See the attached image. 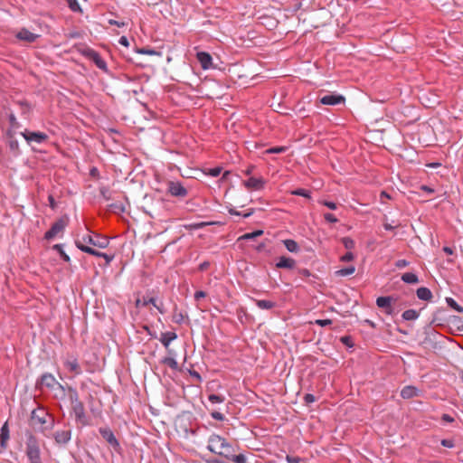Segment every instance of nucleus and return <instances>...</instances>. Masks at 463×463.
I'll return each mask as SVG.
<instances>
[{"label": "nucleus", "instance_id": "f257e3e1", "mask_svg": "<svg viewBox=\"0 0 463 463\" xmlns=\"http://www.w3.org/2000/svg\"><path fill=\"white\" fill-rule=\"evenodd\" d=\"M207 449L220 457L225 458L234 463H246L247 458L243 454L235 455L236 447L225 438L218 434H212L208 439Z\"/></svg>", "mask_w": 463, "mask_h": 463}, {"label": "nucleus", "instance_id": "f03ea898", "mask_svg": "<svg viewBox=\"0 0 463 463\" xmlns=\"http://www.w3.org/2000/svg\"><path fill=\"white\" fill-rule=\"evenodd\" d=\"M54 422L53 415L49 413L43 407L38 406L31 412L30 425L46 437H49Z\"/></svg>", "mask_w": 463, "mask_h": 463}, {"label": "nucleus", "instance_id": "7ed1b4c3", "mask_svg": "<svg viewBox=\"0 0 463 463\" xmlns=\"http://www.w3.org/2000/svg\"><path fill=\"white\" fill-rule=\"evenodd\" d=\"M68 394L76 423L81 428L90 425V418L86 413L83 402L80 401L77 390L69 386Z\"/></svg>", "mask_w": 463, "mask_h": 463}, {"label": "nucleus", "instance_id": "20e7f679", "mask_svg": "<svg viewBox=\"0 0 463 463\" xmlns=\"http://www.w3.org/2000/svg\"><path fill=\"white\" fill-rule=\"evenodd\" d=\"M26 456L30 463H42L40 447L33 436H30L27 439Z\"/></svg>", "mask_w": 463, "mask_h": 463}, {"label": "nucleus", "instance_id": "39448f33", "mask_svg": "<svg viewBox=\"0 0 463 463\" xmlns=\"http://www.w3.org/2000/svg\"><path fill=\"white\" fill-rule=\"evenodd\" d=\"M75 241H80V243L85 245H92L100 249H105L109 244V240L108 237L101 236L99 234H95L92 236L90 234L83 235L81 238H77Z\"/></svg>", "mask_w": 463, "mask_h": 463}, {"label": "nucleus", "instance_id": "423d86ee", "mask_svg": "<svg viewBox=\"0 0 463 463\" xmlns=\"http://www.w3.org/2000/svg\"><path fill=\"white\" fill-rule=\"evenodd\" d=\"M68 224L69 217L67 215L61 216L55 222H53L50 230L45 232L44 239L47 241L52 240L60 233H62Z\"/></svg>", "mask_w": 463, "mask_h": 463}, {"label": "nucleus", "instance_id": "0eeeda50", "mask_svg": "<svg viewBox=\"0 0 463 463\" xmlns=\"http://www.w3.org/2000/svg\"><path fill=\"white\" fill-rule=\"evenodd\" d=\"M63 366L72 374V377L82 373L81 366L79 363L78 356L74 354L67 353L63 358Z\"/></svg>", "mask_w": 463, "mask_h": 463}, {"label": "nucleus", "instance_id": "6e6552de", "mask_svg": "<svg viewBox=\"0 0 463 463\" xmlns=\"http://www.w3.org/2000/svg\"><path fill=\"white\" fill-rule=\"evenodd\" d=\"M81 54L85 58L93 61L95 63V65L101 71H103L105 72L108 71L107 62L105 61V60L100 56V54L97 51H95L91 48H86L81 51Z\"/></svg>", "mask_w": 463, "mask_h": 463}, {"label": "nucleus", "instance_id": "1a4fd4ad", "mask_svg": "<svg viewBox=\"0 0 463 463\" xmlns=\"http://www.w3.org/2000/svg\"><path fill=\"white\" fill-rule=\"evenodd\" d=\"M99 431L102 438L117 453L121 452V446L118 440L117 439L116 436L114 435L113 431L109 428H99Z\"/></svg>", "mask_w": 463, "mask_h": 463}, {"label": "nucleus", "instance_id": "9d476101", "mask_svg": "<svg viewBox=\"0 0 463 463\" xmlns=\"http://www.w3.org/2000/svg\"><path fill=\"white\" fill-rule=\"evenodd\" d=\"M37 384L45 386L48 389H52L56 385L61 393L65 394V387L58 383L55 377L50 373H43L40 380L37 382Z\"/></svg>", "mask_w": 463, "mask_h": 463}, {"label": "nucleus", "instance_id": "9b49d317", "mask_svg": "<svg viewBox=\"0 0 463 463\" xmlns=\"http://www.w3.org/2000/svg\"><path fill=\"white\" fill-rule=\"evenodd\" d=\"M167 192L175 197L184 198L188 194L187 189L178 181L167 183Z\"/></svg>", "mask_w": 463, "mask_h": 463}, {"label": "nucleus", "instance_id": "f8f14e48", "mask_svg": "<svg viewBox=\"0 0 463 463\" xmlns=\"http://www.w3.org/2000/svg\"><path fill=\"white\" fill-rule=\"evenodd\" d=\"M52 437L58 445H65L71 439V428L70 425L64 426L62 430H56Z\"/></svg>", "mask_w": 463, "mask_h": 463}, {"label": "nucleus", "instance_id": "ddd939ff", "mask_svg": "<svg viewBox=\"0 0 463 463\" xmlns=\"http://www.w3.org/2000/svg\"><path fill=\"white\" fill-rule=\"evenodd\" d=\"M21 135L24 137V139L27 141L28 144H31L33 142L37 143V144H42V143H44L45 141H47V139H48L47 134H45L43 132H40V131L33 132V131L24 130V131L21 132Z\"/></svg>", "mask_w": 463, "mask_h": 463}, {"label": "nucleus", "instance_id": "4468645a", "mask_svg": "<svg viewBox=\"0 0 463 463\" xmlns=\"http://www.w3.org/2000/svg\"><path fill=\"white\" fill-rule=\"evenodd\" d=\"M15 36H16V38L19 41L24 42L26 43H34L40 37L39 34L33 33L30 32L28 29H26V28H22L16 33Z\"/></svg>", "mask_w": 463, "mask_h": 463}, {"label": "nucleus", "instance_id": "2eb2a0df", "mask_svg": "<svg viewBox=\"0 0 463 463\" xmlns=\"http://www.w3.org/2000/svg\"><path fill=\"white\" fill-rule=\"evenodd\" d=\"M243 185L248 190L260 191L264 188L265 180L261 177L260 178L250 177L249 179L243 181Z\"/></svg>", "mask_w": 463, "mask_h": 463}, {"label": "nucleus", "instance_id": "dca6fc26", "mask_svg": "<svg viewBox=\"0 0 463 463\" xmlns=\"http://www.w3.org/2000/svg\"><path fill=\"white\" fill-rule=\"evenodd\" d=\"M392 298L391 297H379L376 299V305L380 308H383L387 315H392L394 312L392 305Z\"/></svg>", "mask_w": 463, "mask_h": 463}, {"label": "nucleus", "instance_id": "f3484780", "mask_svg": "<svg viewBox=\"0 0 463 463\" xmlns=\"http://www.w3.org/2000/svg\"><path fill=\"white\" fill-rule=\"evenodd\" d=\"M345 97L339 94H329L322 97L320 102L323 105L335 106L345 103Z\"/></svg>", "mask_w": 463, "mask_h": 463}, {"label": "nucleus", "instance_id": "a211bd4d", "mask_svg": "<svg viewBox=\"0 0 463 463\" xmlns=\"http://www.w3.org/2000/svg\"><path fill=\"white\" fill-rule=\"evenodd\" d=\"M196 59L203 70H209L213 67V58L207 52H198Z\"/></svg>", "mask_w": 463, "mask_h": 463}, {"label": "nucleus", "instance_id": "6ab92c4d", "mask_svg": "<svg viewBox=\"0 0 463 463\" xmlns=\"http://www.w3.org/2000/svg\"><path fill=\"white\" fill-rule=\"evenodd\" d=\"M296 267V260L290 257L281 256L276 263L277 269H292Z\"/></svg>", "mask_w": 463, "mask_h": 463}, {"label": "nucleus", "instance_id": "aec40b11", "mask_svg": "<svg viewBox=\"0 0 463 463\" xmlns=\"http://www.w3.org/2000/svg\"><path fill=\"white\" fill-rule=\"evenodd\" d=\"M177 338V335L175 332H165L161 334L160 336V342L162 345L168 349L169 345L172 341L175 340Z\"/></svg>", "mask_w": 463, "mask_h": 463}, {"label": "nucleus", "instance_id": "412c9836", "mask_svg": "<svg viewBox=\"0 0 463 463\" xmlns=\"http://www.w3.org/2000/svg\"><path fill=\"white\" fill-rule=\"evenodd\" d=\"M418 395V389L414 386L407 385L401 391V396L403 399H411Z\"/></svg>", "mask_w": 463, "mask_h": 463}, {"label": "nucleus", "instance_id": "4be33fe9", "mask_svg": "<svg viewBox=\"0 0 463 463\" xmlns=\"http://www.w3.org/2000/svg\"><path fill=\"white\" fill-rule=\"evenodd\" d=\"M75 245L76 247L80 250L81 251L85 252V253H88L90 255H92V256H96V257H99V258H101V254L102 252L101 251H99V250H94L93 248L88 246V245H85V244H82V243H80V241H75Z\"/></svg>", "mask_w": 463, "mask_h": 463}, {"label": "nucleus", "instance_id": "5701e85b", "mask_svg": "<svg viewBox=\"0 0 463 463\" xmlns=\"http://www.w3.org/2000/svg\"><path fill=\"white\" fill-rule=\"evenodd\" d=\"M10 128L7 131V137H11V134H15L16 131L21 128L20 123L16 120L14 114H9Z\"/></svg>", "mask_w": 463, "mask_h": 463}, {"label": "nucleus", "instance_id": "b1692460", "mask_svg": "<svg viewBox=\"0 0 463 463\" xmlns=\"http://www.w3.org/2000/svg\"><path fill=\"white\" fill-rule=\"evenodd\" d=\"M417 297L421 300L429 301L432 298V292L430 288L420 287L416 291Z\"/></svg>", "mask_w": 463, "mask_h": 463}, {"label": "nucleus", "instance_id": "393cba45", "mask_svg": "<svg viewBox=\"0 0 463 463\" xmlns=\"http://www.w3.org/2000/svg\"><path fill=\"white\" fill-rule=\"evenodd\" d=\"M256 306L260 309H272L275 307L276 303L266 299H254Z\"/></svg>", "mask_w": 463, "mask_h": 463}, {"label": "nucleus", "instance_id": "a878e982", "mask_svg": "<svg viewBox=\"0 0 463 463\" xmlns=\"http://www.w3.org/2000/svg\"><path fill=\"white\" fill-rule=\"evenodd\" d=\"M283 244L289 252L296 253L299 250V246H298V242L294 240H291V239L284 240Z\"/></svg>", "mask_w": 463, "mask_h": 463}, {"label": "nucleus", "instance_id": "bb28decb", "mask_svg": "<svg viewBox=\"0 0 463 463\" xmlns=\"http://www.w3.org/2000/svg\"><path fill=\"white\" fill-rule=\"evenodd\" d=\"M402 280L408 284H416L419 282L418 276L412 272H406L402 274Z\"/></svg>", "mask_w": 463, "mask_h": 463}, {"label": "nucleus", "instance_id": "cd10ccee", "mask_svg": "<svg viewBox=\"0 0 463 463\" xmlns=\"http://www.w3.org/2000/svg\"><path fill=\"white\" fill-rule=\"evenodd\" d=\"M155 299L156 298L153 297H143L142 298H137L135 302V305L137 307H146L149 304H155Z\"/></svg>", "mask_w": 463, "mask_h": 463}, {"label": "nucleus", "instance_id": "c85d7f7f", "mask_svg": "<svg viewBox=\"0 0 463 463\" xmlns=\"http://www.w3.org/2000/svg\"><path fill=\"white\" fill-rule=\"evenodd\" d=\"M402 317L407 321L416 320L419 317V312L415 309H407L402 313Z\"/></svg>", "mask_w": 463, "mask_h": 463}, {"label": "nucleus", "instance_id": "c756f323", "mask_svg": "<svg viewBox=\"0 0 463 463\" xmlns=\"http://www.w3.org/2000/svg\"><path fill=\"white\" fill-rule=\"evenodd\" d=\"M263 234V231L262 230H257V231H254L252 232H248V233H245L243 235H241L239 240H241V241H249V240H252L254 238H257L260 235Z\"/></svg>", "mask_w": 463, "mask_h": 463}, {"label": "nucleus", "instance_id": "7c9ffc66", "mask_svg": "<svg viewBox=\"0 0 463 463\" xmlns=\"http://www.w3.org/2000/svg\"><path fill=\"white\" fill-rule=\"evenodd\" d=\"M13 135L14 134H11V137H8V146H9L11 152H13L14 155H17L18 151H19V146H18L17 140L13 138Z\"/></svg>", "mask_w": 463, "mask_h": 463}, {"label": "nucleus", "instance_id": "2f4dec72", "mask_svg": "<svg viewBox=\"0 0 463 463\" xmlns=\"http://www.w3.org/2000/svg\"><path fill=\"white\" fill-rule=\"evenodd\" d=\"M228 213L231 215H237V216H242L244 218H248V217H250V215L253 214L254 210L253 209H250L247 213H242L241 212H238L236 209H234L232 207H230V208H228Z\"/></svg>", "mask_w": 463, "mask_h": 463}, {"label": "nucleus", "instance_id": "473e14b6", "mask_svg": "<svg viewBox=\"0 0 463 463\" xmlns=\"http://www.w3.org/2000/svg\"><path fill=\"white\" fill-rule=\"evenodd\" d=\"M228 213L231 215H237V216H242L244 218H248V217H250V215L253 214L254 210L253 209H250L247 213H242L241 212H238L236 209H234L232 207H230V208H228Z\"/></svg>", "mask_w": 463, "mask_h": 463}, {"label": "nucleus", "instance_id": "72a5a7b5", "mask_svg": "<svg viewBox=\"0 0 463 463\" xmlns=\"http://www.w3.org/2000/svg\"><path fill=\"white\" fill-rule=\"evenodd\" d=\"M446 302L449 307H450L452 309L456 310L458 313H463V307L459 306L455 299L452 298H447Z\"/></svg>", "mask_w": 463, "mask_h": 463}, {"label": "nucleus", "instance_id": "f704fd0d", "mask_svg": "<svg viewBox=\"0 0 463 463\" xmlns=\"http://www.w3.org/2000/svg\"><path fill=\"white\" fill-rule=\"evenodd\" d=\"M355 271V268L354 266H349L344 269H341L335 272L337 276L346 277L352 275Z\"/></svg>", "mask_w": 463, "mask_h": 463}, {"label": "nucleus", "instance_id": "c9c22d12", "mask_svg": "<svg viewBox=\"0 0 463 463\" xmlns=\"http://www.w3.org/2000/svg\"><path fill=\"white\" fill-rule=\"evenodd\" d=\"M161 363L169 366L171 369L176 370L178 368V364L176 360L173 357H165Z\"/></svg>", "mask_w": 463, "mask_h": 463}, {"label": "nucleus", "instance_id": "e433bc0d", "mask_svg": "<svg viewBox=\"0 0 463 463\" xmlns=\"http://www.w3.org/2000/svg\"><path fill=\"white\" fill-rule=\"evenodd\" d=\"M208 400L211 403H222L225 401V397L222 394L212 393L208 396Z\"/></svg>", "mask_w": 463, "mask_h": 463}, {"label": "nucleus", "instance_id": "4c0bfd02", "mask_svg": "<svg viewBox=\"0 0 463 463\" xmlns=\"http://www.w3.org/2000/svg\"><path fill=\"white\" fill-rule=\"evenodd\" d=\"M53 249L56 250L60 253V256L62 259V260H64L65 262H68V263L71 261L69 255H67L64 252V250H62V246L61 244H55L53 246Z\"/></svg>", "mask_w": 463, "mask_h": 463}, {"label": "nucleus", "instance_id": "58836bf2", "mask_svg": "<svg viewBox=\"0 0 463 463\" xmlns=\"http://www.w3.org/2000/svg\"><path fill=\"white\" fill-rule=\"evenodd\" d=\"M310 194H311L310 191L304 189V188H298L292 192V194H294V195L303 196L306 198H310L311 197Z\"/></svg>", "mask_w": 463, "mask_h": 463}, {"label": "nucleus", "instance_id": "ea45409f", "mask_svg": "<svg viewBox=\"0 0 463 463\" xmlns=\"http://www.w3.org/2000/svg\"><path fill=\"white\" fill-rule=\"evenodd\" d=\"M287 147L286 146H274L267 149L265 151V154H282L286 152Z\"/></svg>", "mask_w": 463, "mask_h": 463}, {"label": "nucleus", "instance_id": "a19ab883", "mask_svg": "<svg viewBox=\"0 0 463 463\" xmlns=\"http://www.w3.org/2000/svg\"><path fill=\"white\" fill-rule=\"evenodd\" d=\"M8 438H9V430H8L6 423H5L4 425H2V447L5 446V443L8 439Z\"/></svg>", "mask_w": 463, "mask_h": 463}, {"label": "nucleus", "instance_id": "79ce46f5", "mask_svg": "<svg viewBox=\"0 0 463 463\" xmlns=\"http://www.w3.org/2000/svg\"><path fill=\"white\" fill-rule=\"evenodd\" d=\"M109 207L111 208V210L115 213H124L126 208L125 206L122 204V203H111L109 205Z\"/></svg>", "mask_w": 463, "mask_h": 463}, {"label": "nucleus", "instance_id": "37998d69", "mask_svg": "<svg viewBox=\"0 0 463 463\" xmlns=\"http://www.w3.org/2000/svg\"><path fill=\"white\" fill-rule=\"evenodd\" d=\"M324 219L330 223H336L338 222V219L330 213H324Z\"/></svg>", "mask_w": 463, "mask_h": 463}, {"label": "nucleus", "instance_id": "c03bdc74", "mask_svg": "<svg viewBox=\"0 0 463 463\" xmlns=\"http://www.w3.org/2000/svg\"><path fill=\"white\" fill-rule=\"evenodd\" d=\"M343 243L344 246L348 250H351L354 247V241L349 237L343 238Z\"/></svg>", "mask_w": 463, "mask_h": 463}, {"label": "nucleus", "instance_id": "a18cd8bd", "mask_svg": "<svg viewBox=\"0 0 463 463\" xmlns=\"http://www.w3.org/2000/svg\"><path fill=\"white\" fill-rule=\"evenodd\" d=\"M319 203L326 206L327 208H329L331 210H335L337 208L336 203H334V202H330V201H326V200H322V201H319Z\"/></svg>", "mask_w": 463, "mask_h": 463}, {"label": "nucleus", "instance_id": "49530a36", "mask_svg": "<svg viewBox=\"0 0 463 463\" xmlns=\"http://www.w3.org/2000/svg\"><path fill=\"white\" fill-rule=\"evenodd\" d=\"M211 416L213 419L216 420H220V421H222L225 420V417L222 413L219 412V411H212L211 412Z\"/></svg>", "mask_w": 463, "mask_h": 463}, {"label": "nucleus", "instance_id": "de8ad7c7", "mask_svg": "<svg viewBox=\"0 0 463 463\" xmlns=\"http://www.w3.org/2000/svg\"><path fill=\"white\" fill-rule=\"evenodd\" d=\"M316 397L315 395L311 394V393H307L305 394L304 396V402L306 404H310V403H313L316 402Z\"/></svg>", "mask_w": 463, "mask_h": 463}, {"label": "nucleus", "instance_id": "09e8293b", "mask_svg": "<svg viewBox=\"0 0 463 463\" xmlns=\"http://www.w3.org/2000/svg\"><path fill=\"white\" fill-rule=\"evenodd\" d=\"M315 324L318 325L320 326H330L332 324V320L331 319H317L315 321Z\"/></svg>", "mask_w": 463, "mask_h": 463}, {"label": "nucleus", "instance_id": "8fccbe9b", "mask_svg": "<svg viewBox=\"0 0 463 463\" xmlns=\"http://www.w3.org/2000/svg\"><path fill=\"white\" fill-rule=\"evenodd\" d=\"M138 53L141 54H147V55H155L157 52L155 50L148 49V48H141L137 51Z\"/></svg>", "mask_w": 463, "mask_h": 463}, {"label": "nucleus", "instance_id": "3c124183", "mask_svg": "<svg viewBox=\"0 0 463 463\" xmlns=\"http://www.w3.org/2000/svg\"><path fill=\"white\" fill-rule=\"evenodd\" d=\"M99 193H100V194L103 196V198H104L105 200L109 201V200H110V199H111V197H110V195H109V189H108V188H106V187H101V188L99 189Z\"/></svg>", "mask_w": 463, "mask_h": 463}, {"label": "nucleus", "instance_id": "603ef678", "mask_svg": "<svg viewBox=\"0 0 463 463\" xmlns=\"http://www.w3.org/2000/svg\"><path fill=\"white\" fill-rule=\"evenodd\" d=\"M354 258V254L351 251L346 252L345 255L341 257V260L344 262H348L353 260Z\"/></svg>", "mask_w": 463, "mask_h": 463}, {"label": "nucleus", "instance_id": "864d4df0", "mask_svg": "<svg viewBox=\"0 0 463 463\" xmlns=\"http://www.w3.org/2000/svg\"><path fill=\"white\" fill-rule=\"evenodd\" d=\"M153 306L158 310L159 313H161V314L165 313L164 303L162 301L157 303L156 299H155V304H153Z\"/></svg>", "mask_w": 463, "mask_h": 463}, {"label": "nucleus", "instance_id": "5fc2aeb1", "mask_svg": "<svg viewBox=\"0 0 463 463\" xmlns=\"http://www.w3.org/2000/svg\"><path fill=\"white\" fill-rule=\"evenodd\" d=\"M440 444L446 448H453L455 446L454 441L452 439H442L440 441Z\"/></svg>", "mask_w": 463, "mask_h": 463}, {"label": "nucleus", "instance_id": "6e6d98bb", "mask_svg": "<svg viewBox=\"0 0 463 463\" xmlns=\"http://www.w3.org/2000/svg\"><path fill=\"white\" fill-rule=\"evenodd\" d=\"M109 24L110 25H116L118 27H124V26H126V23L125 22L118 21V20H114V19H109Z\"/></svg>", "mask_w": 463, "mask_h": 463}, {"label": "nucleus", "instance_id": "4d7b16f0", "mask_svg": "<svg viewBox=\"0 0 463 463\" xmlns=\"http://www.w3.org/2000/svg\"><path fill=\"white\" fill-rule=\"evenodd\" d=\"M70 8L74 12L80 10V5L76 0L70 1Z\"/></svg>", "mask_w": 463, "mask_h": 463}, {"label": "nucleus", "instance_id": "13d9d810", "mask_svg": "<svg viewBox=\"0 0 463 463\" xmlns=\"http://www.w3.org/2000/svg\"><path fill=\"white\" fill-rule=\"evenodd\" d=\"M441 420L445 422H449V423H452L455 421V419L450 416L449 414H447V413H444L442 416H441Z\"/></svg>", "mask_w": 463, "mask_h": 463}, {"label": "nucleus", "instance_id": "bf43d9fd", "mask_svg": "<svg viewBox=\"0 0 463 463\" xmlns=\"http://www.w3.org/2000/svg\"><path fill=\"white\" fill-rule=\"evenodd\" d=\"M48 202H49V205H50V207H51L52 210H55V209H56V207H57V203H56V202H55L54 197H53L52 194H50V195L48 196Z\"/></svg>", "mask_w": 463, "mask_h": 463}, {"label": "nucleus", "instance_id": "052dcab7", "mask_svg": "<svg viewBox=\"0 0 463 463\" xmlns=\"http://www.w3.org/2000/svg\"><path fill=\"white\" fill-rule=\"evenodd\" d=\"M206 297V293L203 290H198L194 293V299L196 301L200 300L201 298H205Z\"/></svg>", "mask_w": 463, "mask_h": 463}, {"label": "nucleus", "instance_id": "680f3d73", "mask_svg": "<svg viewBox=\"0 0 463 463\" xmlns=\"http://www.w3.org/2000/svg\"><path fill=\"white\" fill-rule=\"evenodd\" d=\"M298 273L302 276V277H310L311 276V272L309 271V269H299L298 270Z\"/></svg>", "mask_w": 463, "mask_h": 463}, {"label": "nucleus", "instance_id": "e2e57ef3", "mask_svg": "<svg viewBox=\"0 0 463 463\" xmlns=\"http://www.w3.org/2000/svg\"><path fill=\"white\" fill-rule=\"evenodd\" d=\"M409 264L406 260H398L395 263V266L399 269L404 268Z\"/></svg>", "mask_w": 463, "mask_h": 463}, {"label": "nucleus", "instance_id": "0e129e2a", "mask_svg": "<svg viewBox=\"0 0 463 463\" xmlns=\"http://www.w3.org/2000/svg\"><path fill=\"white\" fill-rule=\"evenodd\" d=\"M184 321V315L182 313L174 315V322L181 324Z\"/></svg>", "mask_w": 463, "mask_h": 463}, {"label": "nucleus", "instance_id": "69168bd1", "mask_svg": "<svg viewBox=\"0 0 463 463\" xmlns=\"http://www.w3.org/2000/svg\"><path fill=\"white\" fill-rule=\"evenodd\" d=\"M385 199H391V196L385 191L381 192L380 194V201L382 203H385Z\"/></svg>", "mask_w": 463, "mask_h": 463}, {"label": "nucleus", "instance_id": "338daca9", "mask_svg": "<svg viewBox=\"0 0 463 463\" xmlns=\"http://www.w3.org/2000/svg\"><path fill=\"white\" fill-rule=\"evenodd\" d=\"M209 267H210V262H209V261H203V262H202V263L198 266V269H199L200 271H204V270H206Z\"/></svg>", "mask_w": 463, "mask_h": 463}, {"label": "nucleus", "instance_id": "774afa93", "mask_svg": "<svg viewBox=\"0 0 463 463\" xmlns=\"http://www.w3.org/2000/svg\"><path fill=\"white\" fill-rule=\"evenodd\" d=\"M118 43L123 45V46H126V47H128L129 45V42H128V39L126 37V36H121L118 40Z\"/></svg>", "mask_w": 463, "mask_h": 463}]
</instances>
